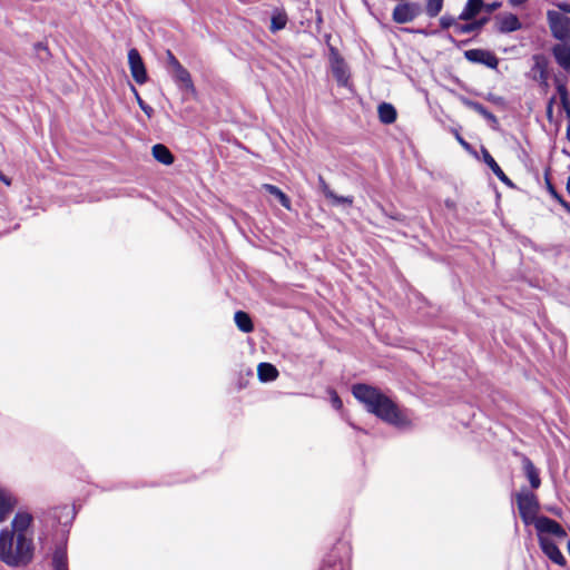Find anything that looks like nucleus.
I'll list each match as a JSON object with an SVG mask.
<instances>
[{
  "label": "nucleus",
  "mask_w": 570,
  "mask_h": 570,
  "mask_svg": "<svg viewBox=\"0 0 570 570\" xmlns=\"http://www.w3.org/2000/svg\"><path fill=\"white\" fill-rule=\"evenodd\" d=\"M523 469L532 489H538L541 484V480L537 469L528 458L523 459Z\"/></svg>",
  "instance_id": "6ab92c4d"
},
{
  "label": "nucleus",
  "mask_w": 570,
  "mask_h": 570,
  "mask_svg": "<svg viewBox=\"0 0 570 570\" xmlns=\"http://www.w3.org/2000/svg\"><path fill=\"white\" fill-rule=\"evenodd\" d=\"M558 8H559L562 12L570 13V3H566V2L558 3Z\"/></svg>",
  "instance_id": "72a5a7b5"
},
{
  "label": "nucleus",
  "mask_w": 570,
  "mask_h": 570,
  "mask_svg": "<svg viewBox=\"0 0 570 570\" xmlns=\"http://www.w3.org/2000/svg\"><path fill=\"white\" fill-rule=\"evenodd\" d=\"M0 180L3 181L7 186H9L11 184L10 179L3 175L1 171H0Z\"/></svg>",
  "instance_id": "f704fd0d"
},
{
  "label": "nucleus",
  "mask_w": 570,
  "mask_h": 570,
  "mask_svg": "<svg viewBox=\"0 0 570 570\" xmlns=\"http://www.w3.org/2000/svg\"><path fill=\"white\" fill-rule=\"evenodd\" d=\"M464 57L470 62L484 65L491 69H497L499 65V59L497 56L493 52L484 49L466 50L464 52Z\"/></svg>",
  "instance_id": "0eeeda50"
},
{
  "label": "nucleus",
  "mask_w": 570,
  "mask_h": 570,
  "mask_svg": "<svg viewBox=\"0 0 570 570\" xmlns=\"http://www.w3.org/2000/svg\"><path fill=\"white\" fill-rule=\"evenodd\" d=\"M237 327L244 333H250L254 328L249 315L243 311H238L234 316Z\"/></svg>",
  "instance_id": "412c9836"
},
{
  "label": "nucleus",
  "mask_w": 570,
  "mask_h": 570,
  "mask_svg": "<svg viewBox=\"0 0 570 570\" xmlns=\"http://www.w3.org/2000/svg\"><path fill=\"white\" fill-rule=\"evenodd\" d=\"M167 57L169 65L173 67V70L181 66L170 51H167Z\"/></svg>",
  "instance_id": "2f4dec72"
},
{
  "label": "nucleus",
  "mask_w": 570,
  "mask_h": 570,
  "mask_svg": "<svg viewBox=\"0 0 570 570\" xmlns=\"http://www.w3.org/2000/svg\"><path fill=\"white\" fill-rule=\"evenodd\" d=\"M128 62L131 76L135 81L140 85L145 83L147 80V72L142 59L136 49L129 50Z\"/></svg>",
  "instance_id": "1a4fd4ad"
},
{
  "label": "nucleus",
  "mask_w": 570,
  "mask_h": 570,
  "mask_svg": "<svg viewBox=\"0 0 570 570\" xmlns=\"http://www.w3.org/2000/svg\"><path fill=\"white\" fill-rule=\"evenodd\" d=\"M174 78L180 85V87L187 91L194 92L195 87L190 77V73L183 66L174 69Z\"/></svg>",
  "instance_id": "4468645a"
},
{
  "label": "nucleus",
  "mask_w": 570,
  "mask_h": 570,
  "mask_svg": "<svg viewBox=\"0 0 570 570\" xmlns=\"http://www.w3.org/2000/svg\"><path fill=\"white\" fill-rule=\"evenodd\" d=\"M557 62L567 71L570 72V46L556 45L552 49Z\"/></svg>",
  "instance_id": "ddd939ff"
},
{
  "label": "nucleus",
  "mask_w": 570,
  "mask_h": 570,
  "mask_svg": "<svg viewBox=\"0 0 570 570\" xmlns=\"http://www.w3.org/2000/svg\"><path fill=\"white\" fill-rule=\"evenodd\" d=\"M567 189H568V193L570 194V175H569L568 183H567Z\"/></svg>",
  "instance_id": "58836bf2"
},
{
  "label": "nucleus",
  "mask_w": 570,
  "mask_h": 570,
  "mask_svg": "<svg viewBox=\"0 0 570 570\" xmlns=\"http://www.w3.org/2000/svg\"><path fill=\"white\" fill-rule=\"evenodd\" d=\"M377 111L379 118L383 124H392L396 119V110L391 104L382 102Z\"/></svg>",
  "instance_id": "aec40b11"
},
{
  "label": "nucleus",
  "mask_w": 570,
  "mask_h": 570,
  "mask_svg": "<svg viewBox=\"0 0 570 570\" xmlns=\"http://www.w3.org/2000/svg\"><path fill=\"white\" fill-rule=\"evenodd\" d=\"M444 0H425V12L430 18L436 17L443 8Z\"/></svg>",
  "instance_id": "393cba45"
},
{
  "label": "nucleus",
  "mask_w": 570,
  "mask_h": 570,
  "mask_svg": "<svg viewBox=\"0 0 570 570\" xmlns=\"http://www.w3.org/2000/svg\"><path fill=\"white\" fill-rule=\"evenodd\" d=\"M512 6H519L525 2L527 0H509Z\"/></svg>",
  "instance_id": "c9c22d12"
},
{
  "label": "nucleus",
  "mask_w": 570,
  "mask_h": 570,
  "mask_svg": "<svg viewBox=\"0 0 570 570\" xmlns=\"http://www.w3.org/2000/svg\"><path fill=\"white\" fill-rule=\"evenodd\" d=\"M484 161L487 165L491 168L493 174L503 183H510L509 178L505 176L503 170L500 168V166L497 164V161L493 159V157L485 153L484 154Z\"/></svg>",
  "instance_id": "b1692460"
},
{
  "label": "nucleus",
  "mask_w": 570,
  "mask_h": 570,
  "mask_svg": "<svg viewBox=\"0 0 570 570\" xmlns=\"http://www.w3.org/2000/svg\"><path fill=\"white\" fill-rule=\"evenodd\" d=\"M559 202L567 210H570L568 203H566L562 198H559Z\"/></svg>",
  "instance_id": "e433bc0d"
},
{
  "label": "nucleus",
  "mask_w": 570,
  "mask_h": 570,
  "mask_svg": "<svg viewBox=\"0 0 570 570\" xmlns=\"http://www.w3.org/2000/svg\"><path fill=\"white\" fill-rule=\"evenodd\" d=\"M263 188L271 195L275 196L283 207H285L286 209H291L289 198L278 187L271 184H264Z\"/></svg>",
  "instance_id": "4be33fe9"
},
{
  "label": "nucleus",
  "mask_w": 570,
  "mask_h": 570,
  "mask_svg": "<svg viewBox=\"0 0 570 570\" xmlns=\"http://www.w3.org/2000/svg\"><path fill=\"white\" fill-rule=\"evenodd\" d=\"M320 188L324 196L328 198L333 205H348L351 206L353 203L352 197L338 196L336 195L330 186L326 184L322 176L318 177Z\"/></svg>",
  "instance_id": "f8f14e48"
},
{
  "label": "nucleus",
  "mask_w": 570,
  "mask_h": 570,
  "mask_svg": "<svg viewBox=\"0 0 570 570\" xmlns=\"http://www.w3.org/2000/svg\"><path fill=\"white\" fill-rule=\"evenodd\" d=\"M257 374L262 382H269L277 379L278 371L273 364L263 362L258 364Z\"/></svg>",
  "instance_id": "f3484780"
},
{
  "label": "nucleus",
  "mask_w": 570,
  "mask_h": 570,
  "mask_svg": "<svg viewBox=\"0 0 570 570\" xmlns=\"http://www.w3.org/2000/svg\"><path fill=\"white\" fill-rule=\"evenodd\" d=\"M547 19L552 36L561 41L560 45L570 46V18L559 11L549 10Z\"/></svg>",
  "instance_id": "20e7f679"
},
{
  "label": "nucleus",
  "mask_w": 570,
  "mask_h": 570,
  "mask_svg": "<svg viewBox=\"0 0 570 570\" xmlns=\"http://www.w3.org/2000/svg\"><path fill=\"white\" fill-rule=\"evenodd\" d=\"M539 544L543 553L558 566L566 564V558L557 547V544L546 535H539Z\"/></svg>",
  "instance_id": "9d476101"
},
{
  "label": "nucleus",
  "mask_w": 570,
  "mask_h": 570,
  "mask_svg": "<svg viewBox=\"0 0 570 570\" xmlns=\"http://www.w3.org/2000/svg\"><path fill=\"white\" fill-rule=\"evenodd\" d=\"M532 524H534L538 531V537L546 534H552L559 539L567 537L566 530L557 521L548 517H539Z\"/></svg>",
  "instance_id": "423d86ee"
},
{
  "label": "nucleus",
  "mask_w": 570,
  "mask_h": 570,
  "mask_svg": "<svg viewBox=\"0 0 570 570\" xmlns=\"http://www.w3.org/2000/svg\"><path fill=\"white\" fill-rule=\"evenodd\" d=\"M498 30L502 33L520 30L522 24L519 18L513 13H504L497 17Z\"/></svg>",
  "instance_id": "9b49d317"
},
{
  "label": "nucleus",
  "mask_w": 570,
  "mask_h": 570,
  "mask_svg": "<svg viewBox=\"0 0 570 570\" xmlns=\"http://www.w3.org/2000/svg\"><path fill=\"white\" fill-rule=\"evenodd\" d=\"M421 13V7L416 2H403L397 4L392 13L396 23H407L413 21Z\"/></svg>",
  "instance_id": "39448f33"
},
{
  "label": "nucleus",
  "mask_w": 570,
  "mask_h": 570,
  "mask_svg": "<svg viewBox=\"0 0 570 570\" xmlns=\"http://www.w3.org/2000/svg\"><path fill=\"white\" fill-rule=\"evenodd\" d=\"M151 154L154 158L160 164L168 166L174 163V156L165 145L157 144L153 146Z\"/></svg>",
  "instance_id": "2eb2a0df"
},
{
  "label": "nucleus",
  "mask_w": 570,
  "mask_h": 570,
  "mask_svg": "<svg viewBox=\"0 0 570 570\" xmlns=\"http://www.w3.org/2000/svg\"><path fill=\"white\" fill-rule=\"evenodd\" d=\"M32 515L19 512L11 522V528L0 532V560L10 567L27 564L33 552Z\"/></svg>",
  "instance_id": "f257e3e1"
},
{
  "label": "nucleus",
  "mask_w": 570,
  "mask_h": 570,
  "mask_svg": "<svg viewBox=\"0 0 570 570\" xmlns=\"http://www.w3.org/2000/svg\"><path fill=\"white\" fill-rule=\"evenodd\" d=\"M137 102L139 105V107L141 108V110L147 115L148 118H151L153 116V108L150 106H148L137 94Z\"/></svg>",
  "instance_id": "c756f323"
},
{
  "label": "nucleus",
  "mask_w": 570,
  "mask_h": 570,
  "mask_svg": "<svg viewBox=\"0 0 570 570\" xmlns=\"http://www.w3.org/2000/svg\"><path fill=\"white\" fill-rule=\"evenodd\" d=\"M483 4V0H469L460 13L459 19L465 21L473 19L481 11Z\"/></svg>",
  "instance_id": "dca6fc26"
},
{
  "label": "nucleus",
  "mask_w": 570,
  "mask_h": 570,
  "mask_svg": "<svg viewBox=\"0 0 570 570\" xmlns=\"http://www.w3.org/2000/svg\"><path fill=\"white\" fill-rule=\"evenodd\" d=\"M474 109H475L480 115H482L484 118L490 119V120H493V121L495 120L494 115H493V114H491L489 110H487L482 105L476 104V105L474 106Z\"/></svg>",
  "instance_id": "7c9ffc66"
},
{
  "label": "nucleus",
  "mask_w": 570,
  "mask_h": 570,
  "mask_svg": "<svg viewBox=\"0 0 570 570\" xmlns=\"http://www.w3.org/2000/svg\"><path fill=\"white\" fill-rule=\"evenodd\" d=\"M485 19H482L480 21H474L471 23H464V24H458L456 31L462 35L471 33L473 31H476L481 29V27L485 23Z\"/></svg>",
  "instance_id": "a878e982"
},
{
  "label": "nucleus",
  "mask_w": 570,
  "mask_h": 570,
  "mask_svg": "<svg viewBox=\"0 0 570 570\" xmlns=\"http://www.w3.org/2000/svg\"><path fill=\"white\" fill-rule=\"evenodd\" d=\"M331 70L340 86H347L350 79V71L347 65L340 57V55L332 50L331 53Z\"/></svg>",
  "instance_id": "6e6552de"
},
{
  "label": "nucleus",
  "mask_w": 570,
  "mask_h": 570,
  "mask_svg": "<svg viewBox=\"0 0 570 570\" xmlns=\"http://www.w3.org/2000/svg\"><path fill=\"white\" fill-rule=\"evenodd\" d=\"M14 499L3 490H0V522L6 520L14 507Z\"/></svg>",
  "instance_id": "a211bd4d"
},
{
  "label": "nucleus",
  "mask_w": 570,
  "mask_h": 570,
  "mask_svg": "<svg viewBox=\"0 0 570 570\" xmlns=\"http://www.w3.org/2000/svg\"><path fill=\"white\" fill-rule=\"evenodd\" d=\"M560 97H561L562 107L567 114V117L570 120V101H569L567 91L562 88H560Z\"/></svg>",
  "instance_id": "cd10ccee"
},
{
  "label": "nucleus",
  "mask_w": 570,
  "mask_h": 570,
  "mask_svg": "<svg viewBox=\"0 0 570 570\" xmlns=\"http://www.w3.org/2000/svg\"><path fill=\"white\" fill-rule=\"evenodd\" d=\"M332 404L337 410H340L343 405L341 399L338 397V395L336 393H333V395H332Z\"/></svg>",
  "instance_id": "473e14b6"
},
{
  "label": "nucleus",
  "mask_w": 570,
  "mask_h": 570,
  "mask_svg": "<svg viewBox=\"0 0 570 570\" xmlns=\"http://www.w3.org/2000/svg\"><path fill=\"white\" fill-rule=\"evenodd\" d=\"M353 395L363 403L366 410L382 421L399 429L411 426V420L400 407L376 387L366 384L353 386Z\"/></svg>",
  "instance_id": "f03ea898"
},
{
  "label": "nucleus",
  "mask_w": 570,
  "mask_h": 570,
  "mask_svg": "<svg viewBox=\"0 0 570 570\" xmlns=\"http://www.w3.org/2000/svg\"><path fill=\"white\" fill-rule=\"evenodd\" d=\"M458 140H459V142H460L462 146H464V147H468V146H469V145H468V142H466L462 137L458 136Z\"/></svg>",
  "instance_id": "4c0bfd02"
},
{
  "label": "nucleus",
  "mask_w": 570,
  "mask_h": 570,
  "mask_svg": "<svg viewBox=\"0 0 570 570\" xmlns=\"http://www.w3.org/2000/svg\"><path fill=\"white\" fill-rule=\"evenodd\" d=\"M287 23V14L283 10H276L271 20V31L276 32L285 28Z\"/></svg>",
  "instance_id": "5701e85b"
},
{
  "label": "nucleus",
  "mask_w": 570,
  "mask_h": 570,
  "mask_svg": "<svg viewBox=\"0 0 570 570\" xmlns=\"http://www.w3.org/2000/svg\"><path fill=\"white\" fill-rule=\"evenodd\" d=\"M517 505L522 521L529 525L539 517L540 504L537 495L527 489H522L515 494Z\"/></svg>",
  "instance_id": "7ed1b4c3"
},
{
  "label": "nucleus",
  "mask_w": 570,
  "mask_h": 570,
  "mask_svg": "<svg viewBox=\"0 0 570 570\" xmlns=\"http://www.w3.org/2000/svg\"><path fill=\"white\" fill-rule=\"evenodd\" d=\"M440 24L443 29H449L450 27L458 26L455 22V18L448 14L441 17Z\"/></svg>",
  "instance_id": "c85d7f7f"
},
{
  "label": "nucleus",
  "mask_w": 570,
  "mask_h": 570,
  "mask_svg": "<svg viewBox=\"0 0 570 570\" xmlns=\"http://www.w3.org/2000/svg\"><path fill=\"white\" fill-rule=\"evenodd\" d=\"M53 566L56 570H67V560L63 551H57L55 553Z\"/></svg>",
  "instance_id": "bb28decb"
}]
</instances>
